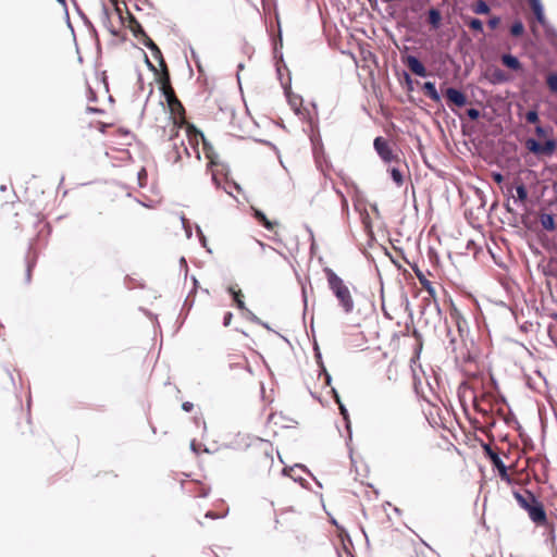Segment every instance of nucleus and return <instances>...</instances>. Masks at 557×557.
<instances>
[{
	"mask_svg": "<svg viewBox=\"0 0 557 557\" xmlns=\"http://www.w3.org/2000/svg\"><path fill=\"white\" fill-rule=\"evenodd\" d=\"M168 107L171 112V119H172V134L170 135V139H174L178 135V128L185 127L186 128V136L188 139L189 146H197L199 140L201 139L205 141L203 134L198 131L195 125L190 124L186 120L185 115V108L182 104V102L178 100V98L175 96L166 101Z\"/></svg>",
	"mask_w": 557,
	"mask_h": 557,
	"instance_id": "1",
	"label": "nucleus"
},
{
	"mask_svg": "<svg viewBox=\"0 0 557 557\" xmlns=\"http://www.w3.org/2000/svg\"><path fill=\"white\" fill-rule=\"evenodd\" d=\"M330 289L335 295L345 313H351L355 308V302L349 288L344 281L330 268L324 269Z\"/></svg>",
	"mask_w": 557,
	"mask_h": 557,
	"instance_id": "2",
	"label": "nucleus"
},
{
	"mask_svg": "<svg viewBox=\"0 0 557 557\" xmlns=\"http://www.w3.org/2000/svg\"><path fill=\"white\" fill-rule=\"evenodd\" d=\"M183 491L190 497H206L209 495L210 487L205 482L197 480H185L182 482Z\"/></svg>",
	"mask_w": 557,
	"mask_h": 557,
	"instance_id": "3",
	"label": "nucleus"
},
{
	"mask_svg": "<svg viewBox=\"0 0 557 557\" xmlns=\"http://www.w3.org/2000/svg\"><path fill=\"white\" fill-rule=\"evenodd\" d=\"M529 513L530 519L537 524L546 522V512L542 503L535 498L533 503L525 509Z\"/></svg>",
	"mask_w": 557,
	"mask_h": 557,
	"instance_id": "4",
	"label": "nucleus"
},
{
	"mask_svg": "<svg viewBox=\"0 0 557 557\" xmlns=\"http://www.w3.org/2000/svg\"><path fill=\"white\" fill-rule=\"evenodd\" d=\"M374 149L384 162H392L395 159L392 148L386 139L376 137L373 143Z\"/></svg>",
	"mask_w": 557,
	"mask_h": 557,
	"instance_id": "5",
	"label": "nucleus"
},
{
	"mask_svg": "<svg viewBox=\"0 0 557 557\" xmlns=\"http://www.w3.org/2000/svg\"><path fill=\"white\" fill-rule=\"evenodd\" d=\"M485 451L487 457L490 458L494 468L498 471L499 476L503 480H509V475L507 472V467L504 463L503 459L499 457L497 453H495L490 446H485Z\"/></svg>",
	"mask_w": 557,
	"mask_h": 557,
	"instance_id": "6",
	"label": "nucleus"
},
{
	"mask_svg": "<svg viewBox=\"0 0 557 557\" xmlns=\"http://www.w3.org/2000/svg\"><path fill=\"white\" fill-rule=\"evenodd\" d=\"M445 95H446V98H447L449 104L456 106L458 108H462L467 104V97L459 89H456L454 87H448L446 89Z\"/></svg>",
	"mask_w": 557,
	"mask_h": 557,
	"instance_id": "7",
	"label": "nucleus"
},
{
	"mask_svg": "<svg viewBox=\"0 0 557 557\" xmlns=\"http://www.w3.org/2000/svg\"><path fill=\"white\" fill-rule=\"evenodd\" d=\"M405 63L409 67V70L417 76H420V77L428 76V71H426L425 66L422 64V62L416 55H412V54L407 55L405 59Z\"/></svg>",
	"mask_w": 557,
	"mask_h": 557,
	"instance_id": "8",
	"label": "nucleus"
},
{
	"mask_svg": "<svg viewBox=\"0 0 557 557\" xmlns=\"http://www.w3.org/2000/svg\"><path fill=\"white\" fill-rule=\"evenodd\" d=\"M283 88H284V92H285V96L287 98V101L290 106V108L295 111L296 114H299L300 112V107H301V103H302V99L300 96L298 95H294L290 90V86L289 85H285L283 84Z\"/></svg>",
	"mask_w": 557,
	"mask_h": 557,
	"instance_id": "9",
	"label": "nucleus"
},
{
	"mask_svg": "<svg viewBox=\"0 0 557 557\" xmlns=\"http://www.w3.org/2000/svg\"><path fill=\"white\" fill-rule=\"evenodd\" d=\"M133 35L143 44H146L147 38H150L147 33L144 30L140 23L134 17L131 16L129 25H128Z\"/></svg>",
	"mask_w": 557,
	"mask_h": 557,
	"instance_id": "10",
	"label": "nucleus"
},
{
	"mask_svg": "<svg viewBox=\"0 0 557 557\" xmlns=\"http://www.w3.org/2000/svg\"><path fill=\"white\" fill-rule=\"evenodd\" d=\"M530 7L535 15L536 21L541 25H545L547 23V20L544 14V7L542 4L541 0H529Z\"/></svg>",
	"mask_w": 557,
	"mask_h": 557,
	"instance_id": "11",
	"label": "nucleus"
},
{
	"mask_svg": "<svg viewBox=\"0 0 557 557\" xmlns=\"http://www.w3.org/2000/svg\"><path fill=\"white\" fill-rule=\"evenodd\" d=\"M513 496L516 498V500L518 502V504L520 505L521 508H523L524 510L531 505V503L534 502V499L536 498L534 496L533 493H531L530 491H524L523 493H520V492H515L513 493Z\"/></svg>",
	"mask_w": 557,
	"mask_h": 557,
	"instance_id": "12",
	"label": "nucleus"
},
{
	"mask_svg": "<svg viewBox=\"0 0 557 557\" xmlns=\"http://www.w3.org/2000/svg\"><path fill=\"white\" fill-rule=\"evenodd\" d=\"M227 293L230 297L232 298L233 304L236 305V307L242 311L244 309V300H243V293L242 289L236 286H230L227 288Z\"/></svg>",
	"mask_w": 557,
	"mask_h": 557,
	"instance_id": "13",
	"label": "nucleus"
},
{
	"mask_svg": "<svg viewBox=\"0 0 557 557\" xmlns=\"http://www.w3.org/2000/svg\"><path fill=\"white\" fill-rule=\"evenodd\" d=\"M250 209L252 211L253 218L257 220L259 224L264 226L268 231L273 230L275 223L270 221L262 211L256 209L255 207H251Z\"/></svg>",
	"mask_w": 557,
	"mask_h": 557,
	"instance_id": "14",
	"label": "nucleus"
},
{
	"mask_svg": "<svg viewBox=\"0 0 557 557\" xmlns=\"http://www.w3.org/2000/svg\"><path fill=\"white\" fill-rule=\"evenodd\" d=\"M413 272L417 275L419 282L423 286V288L429 293L430 296L435 297V289L432 283L425 277L423 272L418 268H413Z\"/></svg>",
	"mask_w": 557,
	"mask_h": 557,
	"instance_id": "15",
	"label": "nucleus"
},
{
	"mask_svg": "<svg viewBox=\"0 0 557 557\" xmlns=\"http://www.w3.org/2000/svg\"><path fill=\"white\" fill-rule=\"evenodd\" d=\"M145 46L151 51L153 58L158 60L159 65L166 64L160 48L153 42L151 38H147Z\"/></svg>",
	"mask_w": 557,
	"mask_h": 557,
	"instance_id": "16",
	"label": "nucleus"
},
{
	"mask_svg": "<svg viewBox=\"0 0 557 557\" xmlns=\"http://www.w3.org/2000/svg\"><path fill=\"white\" fill-rule=\"evenodd\" d=\"M502 62L505 66L513 71H519L521 69V62L519 61V59L510 53L503 54Z\"/></svg>",
	"mask_w": 557,
	"mask_h": 557,
	"instance_id": "17",
	"label": "nucleus"
},
{
	"mask_svg": "<svg viewBox=\"0 0 557 557\" xmlns=\"http://www.w3.org/2000/svg\"><path fill=\"white\" fill-rule=\"evenodd\" d=\"M423 90L426 94V96L432 99L435 102L441 101V95L438 94L435 83L433 82H425L423 84Z\"/></svg>",
	"mask_w": 557,
	"mask_h": 557,
	"instance_id": "18",
	"label": "nucleus"
},
{
	"mask_svg": "<svg viewBox=\"0 0 557 557\" xmlns=\"http://www.w3.org/2000/svg\"><path fill=\"white\" fill-rule=\"evenodd\" d=\"M490 81L492 84H503L509 81L508 75L500 69H494L491 73Z\"/></svg>",
	"mask_w": 557,
	"mask_h": 557,
	"instance_id": "19",
	"label": "nucleus"
},
{
	"mask_svg": "<svg viewBox=\"0 0 557 557\" xmlns=\"http://www.w3.org/2000/svg\"><path fill=\"white\" fill-rule=\"evenodd\" d=\"M428 16H429V23L431 24V26L434 29H437L441 25V20H442L441 12L437 9L432 8L429 10Z\"/></svg>",
	"mask_w": 557,
	"mask_h": 557,
	"instance_id": "20",
	"label": "nucleus"
},
{
	"mask_svg": "<svg viewBox=\"0 0 557 557\" xmlns=\"http://www.w3.org/2000/svg\"><path fill=\"white\" fill-rule=\"evenodd\" d=\"M541 225L546 231H554L555 230V219L553 214L544 213L540 218Z\"/></svg>",
	"mask_w": 557,
	"mask_h": 557,
	"instance_id": "21",
	"label": "nucleus"
},
{
	"mask_svg": "<svg viewBox=\"0 0 557 557\" xmlns=\"http://www.w3.org/2000/svg\"><path fill=\"white\" fill-rule=\"evenodd\" d=\"M160 67H161L160 73L159 72L157 73L159 75L158 83L160 84V87L171 85L170 73H169L166 64L160 65Z\"/></svg>",
	"mask_w": 557,
	"mask_h": 557,
	"instance_id": "22",
	"label": "nucleus"
},
{
	"mask_svg": "<svg viewBox=\"0 0 557 557\" xmlns=\"http://www.w3.org/2000/svg\"><path fill=\"white\" fill-rule=\"evenodd\" d=\"M525 148L536 154V156H541V143L539 140H536L535 138H528L525 140Z\"/></svg>",
	"mask_w": 557,
	"mask_h": 557,
	"instance_id": "23",
	"label": "nucleus"
},
{
	"mask_svg": "<svg viewBox=\"0 0 557 557\" xmlns=\"http://www.w3.org/2000/svg\"><path fill=\"white\" fill-rule=\"evenodd\" d=\"M556 140L547 139L543 145L541 144V154L550 156L556 149Z\"/></svg>",
	"mask_w": 557,
	"mask_h": 557,
	"instance_id": "24",
	"label": "nucleus"
},
{
	"mask_svg": "<svg viewBox=\"0 0 557 557\" xmlns=\"http://www.w3.org/2000/svg\"><path fill=\"white\" fill-rule=\"evenodd\" d=\"M391 177L397 186H401L404 184V176L399 169L391 168L389 169Z\"/></svg>",
	"mask_w": 557,
	"mask_h": 557,
	"instance_id": "25",
	"label": "nucleus"
},
{
	"mask_svg": "<svg viewBox=\"0 0 557 557\" xmlns=\"http://www.w3.org/2000/svg\"><path fill=\"white\" fill-rule=\"evenodd\" d=\"M510 33L515 37H519V36L523 35V33H524L523 23L521 21H516L510 27Z\"/></svg>",
	"mask_w": 557,
	"mask_h": 557,
	"instance_id": "26",
	"label": "nucleus"
},
{
	"mask_svg": "<svg viewBox=\"0 0 557 557\" xmlns=\"http://www.w3.org/2000/svg\"><path fill=\"white\" fill-rule=\"evenodd\" d=\"M174 148L176 150V157H175V162H178L182 160V157H183V153L187 157V158H190V151L189 149L185 146L184 141H182L181 144V148H182V151L180 150V148L176 146V144H174Z\"/></svg>",
	"mask_w": 557,
	"mask_h": 557,
	"instance_id": "27",
	"label": "nucleus"
},
{
	"mask_svg": "<svg viewBox=\"0 0 557 557\" xmlns=\"http://www.w3.org/2000/svg\"><path fill=\"white\" fill-rule=\"evenodd\" d=\"M473 12L475 14H487L490 12V7L484 0H479L473 8Z\"/></svg>",
	"mask_w": 557,
	"mask_h": 557,
	"instance_id": "28",
	"label": "nucleus"
},
{
	"mask_svg": "<svg viewBox=\"0 0 557 557\" xmlns=\"http://www.w3.org/2000/svg\"><path fill=\"white\" fill-rule=\"evenodd\" d=\"M546 83L552 92L557 94V73H552L546 77Z\"/></svg>",
	"mask_w": 557,
	"mask_h": 557,
	"instance_id": "29",
	"label": "nucleus"
},
{
	"mask_svg": "<svg viewBox=\"0 0 557 557\" xmlns=\"http://www.w3.org/2000/svg\"><path fill=\"white\" fill-rule=\"evenodd\" d=\"M332 393L334 394V398H335L336 403L338 404L341 414L348 422V411H347L346 407L342 404V401L339 399V395L337 394L335 388H332Z\"/></svg>",
	"mask_w": 557,
	"mask_h": 557,
	"instance_id": "30",
	"label": "nucleus"
},
{
	"mask_svg": "<svg viewBox=\"0 0 557 557\" xmlns=\"http://www.w3.org/2000/svg\"><path fill=\"white\" fill-rule=\"evenodd\" d=\"M468 26L475 32L483 33V23L479 18H470Z\"/></svg>",
	"mask_w": 557,
	"mask_h": 557,
	"instance_id": "31",
	"label": "nucleus"
},
{
	"mask_svg": "<svg viewBox=\"0 0 557 557\" xmlns=\"http://www.w3.org/2000/svg\"><path fill=\"white\" fill-rule=\"evenodd\" d=\"M542 26H543V28L545 30V34H546L547 38L553 39V38L557 37V30L548 22L545 23V25H542Z\"/></svg>",
	"mask_w": 557,
	"mask_h": 557,
	"instance_id": "32",
	"label": "nucleus"
},
{
	"mask_svg": "<svg viewBox=\"0 0 557 557\" xmlns=\"http://www.w3.org/2000/svg\"><path fill=\"white\" fill-rule=\"evenodd\" d=\"M516 191L518 200L524 201L528 198V191L523 184L518 185L516 187Z\"/></svg>",
	"mask_w": 557,
	"mask_h": 557,
	"instance_id": "33",
	"label": "nucleus"
},
{
	"mask_svg": "<svg viewBox=\"0 0 557 557\" xmlns=\"http://www.w3.org/2000/svg\"><path fill=\"white\" fill-rule=\"evenodd\" d=\"M160 89H161L162 94L164 95L166 101L176 96L172 85H166V86L160 87Z\"/></svg>",
	"mask_w": 557,
	"mask_h": 557,
	"instance_id": "34",
	"label": "nucleus"
},
{
	"mask_svg": "<svg viewBox=\"0 0 557 557\" xmlns=\"http://www.w3.org/2000/svg\"><path fill=\"white\" fill-rule=\"evenodd\" d=\"M525 120L528 123L534 124L539 121V113L536 110H529L525 114Z\"/></svg>",
	"mask_w": 557,
	"mask_h": 557,
	"instance_id": "35",
	"label": "nucleus"
},
{
	"mask_svg": "<svg viewBox=\"0 0 557 557\" xmlns=\"http://www.w3.org/2000/svg\"><path fill=\"white\" fill-rule=\"evenodd\" d=\"M226 191L230 194V195H233L234 191L236 193H240L242 191V187L240 185L236 184V183H230L227 182L226 183Z\"/></svg>",
	"mask_w": 557,
	"mask_h": 557,
	"instance_id": "36",
	"label": "nucleus"
},
{
	"mask_svg": "<svg viewBox=\"0 0 557 557\" xmlns=\"http://www.w3.org/2000/svg\"><path fill=\"white\" fill-rule=\"evenodd\" d=\"M295 469H301V470H305V467H304V466H301V465H295L294 467H290V468H288V469H287V468H284L283 473H284L285 475H289V476H290V478H293L295 481H298V479L292 474V472H294V471H295Z\"/></svg>",
	"mask_w": 557,
	"mask_h": 557,
	"instance_id": "37",
	"label": "nucleus"
},
{
	"mask_svg": "<svg viewBox=\"0 0 557 557\" xmlns=\"http://www.w3.org/2000/svg\"><path fill=\"white\" fill-rule=\"evenodd\" d=\"M257 243H258V245H260V247L262 248V250H263L264 252L269 251V252H271L272 255H278V256H281L282 258H284V259H285V256H284L283 253H280L277 250H275V249H274V248H272L271 246H267V245H264L263 243H261V242H259V240H257Z\"/></svg>",
	"mask_w": 557,
	"mask_h": 557,
	"instance_id": "38",
	"label": "nucleus"
},
{
	"mask_svg": "<svg viewBox=\"0 0 557 557\" xmlns=\"http://www.w3.org/2000/svg\"><path fill=\"white\" fill-rule=\"evenodd\" d=\"M34 264H35V262L33 260H27V264H26V278H25V281L27 283L30 282L32 271H33Z\"/></svg>",
	"mask_w": 557,
	"mask_h": 557,
	"instance_id": "39",
	"label": "nucleus"
},
{
	"mask_svg": "<svg viewBox=\"0 0 557 557\" xmlns=\"http://www.w3.org/2000/svg\"><path fill=\"white\" fill-rule=\"evenodd\" d=\"M467 115L469 116L470 120H478L480 117V111L475 108H470L467 110Z\"/></svg>",
	"mask_w": 557,
	"mask_h": 557,
	"instance_id": "40",
	"label": "nucleus"
},
{
	"mask_svg": "<svg viewBox=\"0 0 557 557\" xmlns=\"http://www.w3.org/2000/svg\"><path fill=\"white\" fill-rule=\"evenodd\" d=\"M447 336L450 337L449 344H448V348H450L451 351H456V349H457V346H456L457 339H456L455 336H451V331L449 329H447Z\"/></svg>",
	"mask_w": 557,
	"mask_h": 557,
	"instance_id": "41",
	"label": "nucleus"
},
{
	"mask_svg": "<svg viewBox=\"0 0 557 557\" xmlns=\"http://www.w3.org/2000/svg\"><path fill=\"white\" fill-rule=\"evenodd\" d=\"M232 319H233V313L232 312H226L224 314V318H223V325L225 327H230Z\"/></svg>",
	"mask_w": 557,
	"mask_h": 557,
	"instance_id": "42",
	"label": "nucleus"
},
{
	"mask_svg": "<svg viewBox=\"0 0 557 557\" xmlns=\"http://www.w3.org/2000/svg\"><path fill=\"white\" fill-rule=\"evenodd\" d=\"M246 313H248L250 315V319L253 322L262 324L267 330H271V327L268 325V323L261 322L253 313L249 312L247 309H246Z\"/></svg>",
	"mask_w": 557,
	"mask_h": 557,
	"instance_id": "43",
	"label": "nucleus"
},
{
	"mask_svg": "<svg viewBox=\"0 0 557 557\" xmlns=\"http://www.w3.org/2000/svg\"><path fill=\"white\" fill-rule=\"evenodd\" d=\"M499 23H500V17L499 16H494V17L488 20V26L491 28H496Z\"/></svg>",
	"mask_w": 557,
	"mask_h": 557,
	"instance_id": "44",
	"label": "nucleus"
},
{
	"mask_svg": "<svg viewBox=\"0 0 557 557\" xmlns=\"http://www.w3.org/2000/svg\"><path fill=\"white\" fill-rule=\"evenodd\" d=\"M492 177H493L494 182H496L497 184H502L504 181V176L500 172H493Z\"/></svg>",
	"mask_w": 557,
	"mask_h": 557,
	"instance_id": "45",
	"label": "nucleus"
},
{
	"mask_svg": "<svg viewBox=\"0 0 557 557\" xmlns=\"http://www.w3.org/2000/svg\"><path fill=\"white\" fill-rule=\"evenodd\" d=\"M404 77H405L406 84L408 86V89L412 90L413 89V87H412V78H411L410 74H408L407 72H404Z\"/></svg>",
	"mask_w": 557,
	"mask_h": 557,
	"instance_id": "46",
	"label": "nucleus"
},
{
	"mask_svg": "<svg viewBox=\"0 0 557 557\" xmlns=\"http://www.w3.org/2000/svg\"><path fill=\"white\" fill-rule=\"evenodd\" d=\"M146 180L147 178V172L145 169H141L139 172H138V180L140 182V186H144V183L141 182L143 180Z\"/></svg>",
	"mask_w": 557,
	"mask_h": 557,
	"instance_id": "47",
	"label": "nucleus"
},
{
	"mask_svg": "<svg viewBox=\"0 0 557 557\" xmlns=\"http://www.w3.org/2000/svg\"><path fill=\"white\" fill-rule=\"evenodd\" d=\"M193 408H194V405L191 403H189V401H185L182 405V409L187 411V412L191 411Z\"/></svg>",
	"mask_w": 557,
	"mask_h": 557,
	"instance_id": "48",
	"label": "nucleus"
},
{
	"mask_svg": "<svg viewBox=\"0 0 557 557\" xmlns=\"http://www.w3.org/2000/svg\"><path fill=\"white\" fill-rule=\"evenodd\" d=\"M535 132L539 136H544L545 135V129L542 127V126H536L535 127Z\"/></svg>",
	"mask_w": 557,
	"mask_h": 557,
	"instance_id": "49",
	"label": "nucleus"
},
{
	"mask_svg": "<svg viewBox=\"0 0 557 557\" xmlns=\"http://www.w3.org/2000/svg\"><path fill=\"white\" fill-rule=\"evenodd\" d=\"M146 63L148 65V67L153 71L154 73H158L156 66L149 61V59L146 57Z\"/></svg>",
	"mask_w": 557,
	"mask_h": 557,
	"instance_id": "50",
	"label": "nucleus"
},
{
	"mask_svg": "<svg viewBox=\"0 0 557 557\" xmlns=\"http://www.w3.org/2000/svg\"><path fill=\"white\" fill-rule=\"evenodd\" d=\"M324 374H325V381H326V384H329V385H330V384H331V381H332V377H331V375H330L329 373H326V372H325Z\"/></svg>",
	"mask_w": 557,
	"mask_h": 557,
	"instance_id": "51",
	"label": "nucleus"
},
{
	"mask_svg": "<svg viewBox=\"0 0 557 557\" xmlns=\"http://www.w3.org/2000/svg\"><path fill=\"white\" fill-rule=\"evenodd\" d=\"M102 13H103L104 17L107 20H109V12H108V9L106 7L102 8Z\"/></svg>",
	"mask_w": 557,
	"mask_h": 557,
	"instance_id": "52",
	"label": "nucleus"
},
{
	"mask_svg": "<svg viewBox=\"0 0 557 557\" xmlns=\"http://www.w3.org/2000/svg\"><path fill=\"white\" fill-rule=\"evenodd\" d=\"M341 196H342L343 207H347L348 206L347 199L343 195H341Z\"/></svg>",
	"mask_w": 557,
	"mask_h": 557,
	"instance_id": "53",
	"label": "nucleus"
},
{
	"mask_svg": "<svg viewBox=\"0 0 557 557\" xmlns=\"http://www.w3.org/2000/svg\"><path fill=\"white\" fill-rule=\"evenodd\" d=\"M103 475H104V476H110V478H113V479H114V478H116V475H115V474H113V473H111V472H104V474H103Z\"/></svg>",
	"mask_w": 557,
	"mask_h": 557,
	"instance_id": "54",
	"label": "nucleus"
},
{
	"mask_svg": "<svg viewBox=\"0 0 557 557\" xmlns=\"http://www.w3.org/2000/svg\"><path fill=\"white\" fill-rule=\"evenodd\" d=\"M302 296H304V302H305V306H306L307 305V297H306L305 288L302 289Z\"/></svg>",
	"mask_w": 557,
	"mask_h": 557,
	"instance_id": "55",
	"label": "nucleus"
},
{
	"mask_svg": "<svg viewBox=\"0 0 557 557\" xmlns=\"http://www.w3.org/2000/svg\"><path fill=\"white\" fill-rule=\"evenodd\" d=\"M62 7H66V1L65 0H57Z\"/></svg>",
	"mask_w": 557,
	"mask_h": 557,
	"instance_id": "56",
	"label": "nucleus"
},
{
	"mask_svg": "<svg viewBox=\"0 0 557 557\" xmlns=\"http://www.w3.org/2000/svg\"><path fill=\"white\" fill-rule=\"evenodd\" d=\"M237 81H238L239 89L243 90L239 75H237Z\"/></svg>",
	"mask_w": 557,
	"mask_h": 557,
	"instance_id": "57",
	"label": "nucleus"
},
{
	"mask_svg": "<svg viewBox=\"0 0 557 557\" xmlns=\"http://www.w3.org/2000/svg\"><path fill=\"white\" fill-rule=\"evenodd\" d=\"M123 134H124V135H126V136H128V135H129V132L125 131Z\"/></svg>",
	"mask_w": 557,
	"mask_h": 557,
	"instance_id": "58",
	"label": "nucleus"
}]
</instances>
